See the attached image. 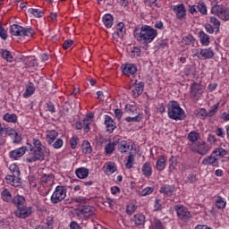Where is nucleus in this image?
Returning <instances> with one entry per match:
<instances>
[{
    "instance_id": "f257e3e1",
    "label": "nucleus",
    "mask_w": 229,
    "mask_h": 229,
    "mask_svg": "<svg viewBox=\"0 0 229 229\" xmlns=\"http://www.w3.org/2000/svg\"><path fill=\"white\" fill-rule=\"evenodd\" d=\"M29 148V155L25 158L26 162L29 164H33V162H38L46 160V157L51 155V150L42 144V141L37 138L32 139V144L27 143Z\"/></svg>"
},
{
    "instance_id": "f03ea898",
    "label": "nucleus",
    "mask_w": 229,
    "mask_h": 229,
    "mask_svg": "<svg viewBox=\"0 0 229 229\" xmlns=\"http://www.w3.org/2000/svg\"><path fill=\"white\" fill-rule=\"evenodd\" d=\"M133 34L136 40L145 46L151 44L158 36L157 30L149 25H142L140 30L135 29Z\"/></svg>"
},
{
    "instance_id": "7ed1b4c3",
    "label": "nucleus",
    "mask_w": 229,
    "mask_h": 229,
    "mask_svg": "<svg viewBox=\"0 0 229 229\" xmlns=\"http://www.w3.org/2000/svg\"><path fill=\"white\" fill-rule=\"evenodd\" d=\"M168 117L174 121H182L185 117V111L180 107V104L172 101L168 104Z\"/></svg>"
},
{
    "instance_id": "20e7f679",
    "label": "nucleus",
    "mask_w": 229,
    "mask_h": 229,
    "mask_svg": "<svg viewBox=\"0 0 229 229\" xmlns=\"http://www.w3.org/2000/svg\"><path fill=\"white\" fill-rule=\"evenodd\" d=\"M67 198V187L64 185H58L55 187L50 201L52 205H58L61 201H64Z\"/></svg>"
},
{
    "instance_id": "39448f33",
    "label": "nucleus",
    "mask_w": 229,
    "mask_h": 229,
    "mask_svg": "<svg viewBox=\"0 0 229 229\" xmlns=\"http://www.w3.org/2000/svg\"><path fill=\"white\" fill-rule=\"evenodd\" d=\"M10 33L14 37H33V29L13 24L10 27Z\"/></svg>"
},
{
    "instance_id": "423d86ee",
    "label": "nucleus",
    "mask_w": 229,
    "mask_h": 229,
    "mask_svg": "<svg viewBox=\"0 0 229 229\" xmlns=\"http://www.w3.org/2000/svg\"><path fill=\"white\" fill-rule=\"evenodd\" d=\"M174 210L177 214L178 219H180V221H182V223H189L191 221L192 214L191 213V211H189V208H187L185 206L176 205L174 207Z\"/></svg>"
},
{
    "instance_id": "0eeeda50",
    "label": "nucleus",
    "mask_w": 229,
    "mask_h": 229,
    "mask_svg": "<svg viewBox=\"0 0 229 229\" xmlns=\"http://www.w3.org/2000/svg\"><path fill=\"white\" fill-rule=\"evenodd\" d=\"M211 13L219 17L222 21H229V10L223 5L216 4L212 6Z\"/></svg>"
},
{
    "instance_id": "6e6552de",
    "label": "nucleus",
    "mask_w": 229,
    "mask_h": 229,
    "mask_svg": "<svg viewBox=\"0 0 229 229\" xmlns=\"http://www.w3.org/2000/svg\"><path fill=\"white\" fill-rule=\"evenodd\" d=\"M94 214V208L90 206H82L76 210L78 219H84L85 221H87L89 217H93Z\"/></svg>"
},
{
    "instance_id": "1a4fd4ad",
    "label": "nucleus",
    "mask_w": 229,
    "mask_h": 229,
    "mask_svg": "<svg viewBox=\"0 0 229 229\" xmlns=\"http://www.w3.org/2000/svg\"><path fill=\"white\" fill-rule=\"evenodd\" d=\"M33 214V207L27 206L24 204L23 206H21L20 208H17L14 211V216L16 217H19L20 219H26V217H30Z\"/></svg>"
},
{
    "instance_id": "9d476101",
    "label": "nucleus",
    "mask_w": 229,
    "mask_h": 229,
    "mask_svg": "<svg viewBox=\"0 0 229 229\" xmlns=\"http://www.w3.org/2000/svg\"><path fill=\"white\" fill-rule=\"evenodd\" d=\"M195 56L199 60H211V58H214V50L212 48H199Z\"/></svg>"
},
{
    "instance_id": "9b49d317",
    "label": "nucleus",
    "mask_w": 229,
    "mask_h": 229,
    "mask_svg": "<svg viewBox=\"0 0 229 229\" xmlns=\"http://www.w3.org/2000/svg\"><path fill=\"white\" fill-rule=\"evenodd\" d=\"M203 94V85L198 82H193L191 86V96L192 99L198 101Z\"/></svg>"
},
{
    "instance_id": "f8f14e48",
    "label": "nucleus",
    "mask_w": 229,
    "mask_h": 229,
    "mask_svg": "<svg viewBox=\"0 0 229 229\" xmlns=\"http://www.w3.org/2000/svg\"><path fill=\"white\" fill-rule=\"evenodd\" d=\"M26 151H28V147H20L9 152V157L13 160H19L21 157L26 155Z\"/></svg>"
},
{
    "instance_id": "ddd939ff",
    "label": "nucleus",
    "mask_w": 229,
    "mask_h": 229,
    "mask_svg": "<svg viewBox=\"0 0 229 229\" xmlns=\"http://www.w3.org/2000/svg\"><path fill=\"white\" fill-rule=\"evenodd\" d=\"M176 186H174V184H165L159 190L160 194H164V196L168 198L174 196Z\"/></svg>"
},
{
    "instance_id": "4468645a",
    "label": "nucleus",
    "mask_w": 229,
    "mask_h": 229,
    "mask_svg": "<svg viewBox=\"0 0 229 229\" xmlns=\"http://www.w3.org/2000/svg\"><path fill=\"white\" fill-rule=\"evenodd\" d=\"M104 124L106 128V131L108 133H114V130L117 128V123H115V121H114L113 118L108 114H106L104 116Z\"/></svg>"
},
{
    "instance_id": "2eb2a0df",
    "label": "nucleus",
    "mask_w": 229,
    "mask_h": 229,
    "mask_svg": "<svg viewBox=\"0 0 229 229\" xmlns=\"http://www.w3.org/2000/svg\"><path fill=\"white\" fill-rule=\"evenodd\" d=\"M203 165H212V167H219V158L212 152L209 157H206L202 160Z\"/></svg>"
},
{
    "instance_id": "dca6fc26",
    "label": "nucleus",
    "mask_w": 229,
    "mask_h": 229,
    "mask_svg": "<svg viewBox=\"0 0 229 229\" xmlns=\"http://www.w3.org/2000/svg\"><path fill=\"white\" fill-rule=\"evenodd\" d=\"M129 110L130 112H136V115L135 116H127L125 118V121L127 123H140V121H142V114H140V113L137 112V106H129Z\"/></svg>"
},
{
    "instance_id": "f3484780",
    "label": "nucleus",
    "mask_w": 229,
    "mask_h": 229,
    "mask_svg": "<svg viewBox=\"0 0 229 229\" xmlns=\"http://www.w3.org/2000/svg\"><path fill=\"white\" fill-rule=\"evenodd\" d=\"M196 151L199 155L203 157L210 151V147H208V144L205 141H198L196 143Z\"/></svg>"
},
{
    "instance_id": "a211bd4d",
    "label": "nucleus",
    "mask_w": 229,
    "mask_h": 229,
    "mask_svg": "<svg viewBox=\"0 0 229 229\" xmlns=\"http://www.w3.org/2000/svg\"><path fill=\"white\" fill-rule=\"evenodd\" d=\"M173 10L176 13L177 19H179L180 21L185 19V15L187 13V11L185 10V5H183L182 4L174 5Z\"/></svg>"
},
{
    "instance_id": "6ab92c4d",
    "label": "nucleus",
    "mask_w": 229,
    "mask_h": 229,
    "mask_svg": "<svg viewBox=\"0 0 229 229\" xmlns=\"http://www.w3.org/2000/svg\"><path fill=\"white\" fill-rule=\"evenodd\" d=\"M126 35V27L124 26V23L119 22L116 25V32L113 33L114 38H123V37Z\"/></svg>"
},
{
    "instance_id": "aec40b11",
    "label": "nucleus",
    "mask_w": 229,
    "mask_h": 229,
    "mask_svg": "<svg viewBox=\"0 0 229 229\" xmlns=\"http://www.w3.org/2000/svg\"><path fill=\"white\" fill-rule=\"evenodd\" d=\"M94 114H89L87 115L81 123L82 128L86 133H89L90 131V124L94 123Z\"/></svg>"
},
{
    "instance_id": "412c9836",
    "label": "nucleus",
    "mask_w": 229,
    "mask_h": 229,
    "mask_svg": "<svg viewBox=\"0 0 229 229\" xmlns=\"http://www.w3.org/2000/svg\"><path fill=\"white\" fill-rule=\"evenodd\" d=\"M6 183L12 185L13 187H20L21 185V178L19 176H15L13 174H9L5 176Z\"/></svg>"
},
{
    "instance_id": "4be33fe9",
    "label": "nucleus",
    "mask_w": 229,
    "mask_h": 229,
    "mask_svg": "<svg viewBox=\"0 0 229 229\" xmlns=\"http://www.w3.org/2000/svg\"><path fill=\"white\" fill-rule=\"evenodd\" d=\"M58 131H56L55 130L47 131L46 139L48 146H51V144H53V142H55V140L58 139Z\"/></svg>"
},
{
    "instance_id": "5701e85b",
    "label": "nucleus",
    "mask_w": 229,
    "mask_h": 229,
    "mask_svg": "<svg viewBox=\"0 0 229 229\" xmlns=\"http://www.w3.org/2000/svg\"><path fill=\"white\" fill-rule=\"evenodd\" d=\"M123 72L125 76H133L137 73V66L133 64H125L123 68Z\"/></svg>"
},
{
    "instance_id": "b1692460",
    "label": "nucleus",
    "mask_w": 229,
    "mask_h": 229,
    "mask_svg": "<svg viewBox=\"0 0 229 229\" xmlns=\"http://www.w3.org/2000/svg\"><path fill=\"white\" fill-rule=\"evenodd\" d=\"M132 98H139L144 92V82L140 81L134 85L131 89Z\"/></svg>"
},
{
    "instance_id": "393cba45",
    "label": "nucleus",
    "mask_w": 229,
    "mask_h": 229,
    "mask_svg": "<svg viewBox=\"0 0 229 229\" xmlns=\"http://www.w3.org/2000/svg\"><path fill=\"white\" fill-rule=\"evenodd\" d=\"M16 208H19L24 205H26V198L22 195H16L13 198L12 202Z\"/></svg>"
},
{
    "instance_id": "a878e982",
    "label": "nucleus",
    "mask_w": 229,
    "mask_h": 229,
    "mask_svg": "<svg viewBox=\"0 0 229 229\" xmlns=\"http://www.w3.org/2000/svg\"><path fill=\"white\" fill-rule=\"evenodd\" d=\"M42 185H51L55 182V175L53 174H43L40 177Z\"/></svg>"
},
{
    "instance_id": "bb28decb",
    "label": "nucleus",
    "mask_w": 229,
    "mask_h": 229,
    "mask_svg": "<svg viewBox=\"0 0 229 229\" xmlns=\"http://www.w3.org/2000/svg\"><path fill=\"white\" fill-rule=\"evenodd\" d=\"M142 174L145 176V178L151 177V174H153V167H151V163L146 162L141 168Z\"/></svg>"
},
{
    "instance_id": "cd10ccee",
    "label": "nucleus",
    "mask_w": 229,
    "mask_h": 229,
    "mask_svg": "<svg viewBox=\"0 0 229 229\" xmlns=\"http://www.w3.org/2000/svg\"><path fill=\"white\" fill-rule=\"evenodd\" d=\"M131 148V144L128 140L118 141V151L120 153H128Z\"/></svg>"
},
{
    "instance_id": "c85d7f7f",
    "label": "nucleus",
    "mask_w": 229,
    "mask_h": 229,
    "mask_svg": "<svg viewBox=\"0 0 229 229\" xmlns=\"http://www.w3.org/2000/svg\"><path fill=\"white\" fill-rule=\"evenodd\" d=\"M75 174L80 180H85L89 176V168L80 167L75 170Z\"/></svg>"
},
{
    "instance_id": "c756f323",
    "label": "nucleus",
    "mask_w": 229,
    "mask_h": 229,
    "mask_svg": "<svg viewBox=\"0 0 229 229\" xmlns=\"http://www.w3.org/2000/svg\"><path fill=\"white\" fill-rule=\"evenodd\" d=\"M132 220H133L134 224L136 225V226H142V225H144V223H146V216H144V214L138 213L133 216Z\"/></svg>"
},
{
    "instance_id": "7c9ffc66",
    "label": "nucleus",
    "mask_w": 229,
    "mask_h": 229,
    "mask_svg": "<svg viewBox=\"0 0 229 229\" xmlns=\"http://www.w3.org/2000/svg\"><path fill=\"white\" fill-rule=\"evenodd\" d=\"M119 144V140L109 141L105 147L106 155H112L115 151V146Z\"/></svg>"
},
{
    "instance_id": "2f4dec72",
    "label": "nucleus",
    "mask_w": 229,
    "mask_h": 229,
    "mask_svg": "<svg viewBox=\"0 0 229 229\" xmlns=\"http://www.w3.org/2000/svg\"><path fill=\"white\" fill-rule=\"evenodd\" d=\"M182 42L184 44V46H191V47H194V44H196V38H194V36L192 35H187L182 38Z\"/></svg>"
},
{
    "instance_id": "473e14b6",
    "label": "nucleus",
    "mask_w": 229,
    "mask_h": 229,
    "mask_svg": "<svg viewBox=\"0 0 229 229\" xmlns=\"http://www.w3.org/2000/svg\"><path fill=\"white\" fill-rule=\"evenodd\" d=\"M102 21L106 28H112L114 26V16L112 14H105Z\"/></svg>"
},
{
    "instance_id": "72a5a7b5",
    "label": "nucleus",
    "mask_w": 229,
    "mask_h": 229,
    "mask_svg": "<svg viewBox=\"0 0 229 229\" xmlns=\"http://www.w3.org/2000/svg\"><path fill=\"white\" fill-rule=\"evenodd\" d=\"M1 198L3 199V201H4L5 203H12L13 198H12V192H10V191H8V189H4L2 192H1Z\"/></svg>"
},
{
    "instance_id": "f704fd0d",
    "label": "nucleus",
    "mask_w": 229,
    "mask_h": 229,
    "mask_svg": "<svg viewBox=\"0 0 229 229\" xmlns=\"http://www.w3.org/2000/svg\"><path fill=\"white\" fill-rule=\"evenodd\" d=\"M215 207L216 208H218V210L226 208V199H225L223 197H217L215 201Z\"/></svg>"
},
{
    "instance_id": "c9c22d12",
    "label": "nucleus",
    "mask_w": 229,
    "mask_h": 229,
    "mask_svg": "<svg viewBox=\"0 0 229 229\" xmlns=\"http://www.w3.org/2000/svg\"><path fill=\"white\" fill-rule=\"evenodd\" d=\"M199 36L200 38V44L202 46H208V44H210V37H208V35L205 33V31L200 30L199 32Z\"/></svg>"
},
{
    "instance_id": "e433bc0d",
    "label": "nucleus",
    "mask_w": 229,
    "mask_h": 229,
    "mask_svg": "<svg viewBox=\"0 0 229 229\" xmlns=\"http://www.w3.org/2000/svg\"><path fill=\"white\" fill-rule=\"evenodd\" d=\"M3 119L6 121V123H15L19 120V117L15 114L7 113L4 114Z\"/></svg>"
},
{
    "instance_id": "4c0bfd02",
    "label": "nucleus",
    "mask_w": 229,
    "mask_h": 229,
    "mask_svg": "<svg viewBox=\"0 0 229 229\" xmlns=\"http://www.w3.org/2000/svg\"><path fill=\"white\" fill-rule=\"evenodd\" d=\"M117 171V166H115V164L114 163H109L104 166V172L106 174H114Z\"/></svg>"
},
{
    "instance_id": "58836bf2",
    "label": "nucleus",
    "mask_w": 229,
    "mask_h": 229,
    "mask_svg": "<svg viewBox=\"0 0 229 229\" xmlns=\"http://www.w3.org/2000/svg\"><path fill=\"white\" fill-rule=\"evenodd\" d=\"M0 55L2 58H4V60H6V62H13V56L12 55V52H10L9 50L2 49Z\"/></svg>"
},
{
    "instance_id": "ea45409f",
    "label": "nucleus",
    "mask_w": 229,
    "mask_h": 229,
    "mask_svg": "<svg viewBox=\"0 0 229 229\" xmlns=\"http://www.w3.org/2000/svg\"><path fill=\"white\" fill-rule=\"evenodd\" d=\"M212 153L216 158H223L228 155V151L223 148H216Z\"/></svg>"
},
{
    "instance_id": "a19ab883",
    "label": "nucleus",
    "mask_w": 229,
    "mask_h": 229,
    "mask_svg": "<svg viewBox=\"0 0 229 229\" xmlns=\"http://www.w3.org/2000/svg\"><path fill=\"white\" fill-rule=\"evenodd\" d=\"M197 12H199V13H201V15H207L208 11H207V4H205V2H203V1L198 2Z\"/></svg>"
},
{
    "instance_id": "79ce46f5",
    "label": "nucleus",
    "mask_w": 229,
    "mask_h": 229,
    "mask_svg": "<svg viewBox=\"0 0 229 229\" xmlns=\"http://www.w3.org/2000/svg\"><path fill=\"white\" fill-rule=\"evenodd\" d=\"M82 152L85 153V155H90V153H92V147L90 146V142H89V140H83Z\"/></svg>"
},
{
    "instance_id": "37998d69",
    "label": "nucleus",
    "mask_w": 229,
    "mask_h": 229,
    "mask_svg": "<svg viewBox=\"0 0 229 229\" xmlns=\"http://www.w3.org/2000/svg\"><path fill=\"white\" fill-rule=\"evenodd\" d=\"M29 13H30V15H33L35 17H37L38 19H40V17H44V11L40 10V9H33V8H30L28 9Z\"/></svg>"
},
{
    "instance_id": "c03bdc74",
    "label": "nucleus",
    "mask_w": 229,
    "mask_h": 229,
    "mask_svg": "<svg viewBox=\"0 0 229 229\" xmlns=\"http://www.w3.org/2000/svg\"><path fill=\"white\" fill-rule=\"evenodd\" d=\"M187 139L190 142L194 144L199 139V133L196 132L195 131H191L188 133Z\"/></svg>"
},
{
    "instance_id": "a18cd8bd",
    "label": "nucleus",
    "mask_w": 229,
    "mask_h": 229,
    "mask_svg": "<svg viewBox=\"0 0 229 229\" xmlns=\"http://www.w3.org/2000/svg\"><path fill=\"white\" fill-rule=\"evenodd\" d=\"M35 94V87H33V83H30L27 88L26 91L23 94L24 98H30Z\"/></svg>"
},
{
    "instance_id": "49530a36",
    "label": "nucleus",
    "mask_w": 229,
    "mask_h": 229,
    "mask_svg": "<svg viewBox=\"0 0 229 229\" xmlns=\"http://www.w3.org/2000/svg\"><path fill=\"white\" fill-rule=\"evenodd\" d=\"M135 157L133 156V154L130 153L125 163L126 169H131V167H133Z\"/></svg>"
},
{
    "instance_id": "de8ad7c7",
    "label": "nucleus",
    "mask_w": 229,
    "mask_h": 229,
    "mask_svg": "<svg viewBox=\"0 0 229 229\" xmlns=\"http://www.w3.org/2000/svg\"><path fill=\"white\" fill-rule=\"evenodd\" d=\"M165 162L166 161L165 157H161L157 161L156 168L157 171H164V169H165Z\"/></svg>"
},
{
    "instance_id": "09e8293b",
    "label": "nucleus",
    "mask_w": 229,
    "mask_h": 229,
    "mask_svg": "<svg viewBox=\"0 0 229 229\" xmlns=\"http://www.w3.org/2000/svg\"><path fill=\"white\" fill-rule=\"evenodd\" d=\"M23 62L28 67H35L37 65V59L32 56L25 57Z\"/></svg>"
},
{
    "instance_id": "8fccbe9b",
    "label": "nucleus",
    "mask_w": 229,
    "mask_h": 229,
    "mask_svg": "<svg viewBox=\"0 0 229 229\" xmlns=\"http://www.w3.org/2000/svg\"><path fill=\"white\" fill-rule=\"evenodd\" d=\"M210 23L214 26V30H216V32L217 33V31H219V28L221 26V21H219L217 18L211 16Z\"/></svg>"
},
{
    "instance_id": "3c124183",
    "label": "nucleus",
    "mask_w": 229,
    "mask_h": 229,
    "mask_svg": "<svg viewBox=\"0 0 229 229\" xmlns=\"http://www.w3.org/2000/svg\"><path fill=\"white\" fill-rule=\"evenodd\" d=\"M217 110H219V103H216L210 107V109L208 111V117H214V115L217 114Z\"/></svg>"
},
{
    "instance_id": "603ef678",
    "label": "nucleus",
    "mask_w": 229,
    "mask_h": 229,
    "mask_svg": "<svg viewBox=\"0 0 229 229\" xmlns=\"http://www.w3.org/2000/svg\"><path fill=\"white\" fill-rule=\"evenodd\" d=\"M178 165V159L174 156H172L169 159V171H174Z\"/></svg>"
},
{
    "instance_id": "864d4df0",
    "label": "nucleus",
    "mask_w": 229,
    "mask_h": 229,
    "mask_svg": "<svg viewBox=\"0 0 229 229\" xmlns=\"http://www.w3.org/2000/svg\"><path fill=\"white\" fill-rule=\"evenodd\" d=\"M11 173L14 176H21V170L17 165H11L9 167Z\"/></svg>"
},
{
    "instance_id": "5fc2aeb1",
    "label": "nucleus",
    "mask_w": 229,
    "mask_h": 229,
    "mask_svg": "<svg viewBox=\"0 0 229 229\" xmlns=\"http://www.w3.org/2000/svg\"><path fill=\"white\" fill-rule=\"evenodd\" d=\"M137 210V205L135 204H128L126 207V214H128V216H131V214H134V212Z\"/></svg>"
},
{
    "instance_id": "6e6d98bb",
    "label": "nucleus",
    "mask_w": 229,
    "mask_h": 229,
    "mask_svg": "<svg viewBox=\"0 0 229 229\" xmlns=\"http://www.w3.org/2000/svg\"><path fill=\"white\" fill-rule=\"evenodd\" d=\"M131 58H138V56H140V48L138 47H134L131 50Z\"/></svg>"
},
{
    "instance_id": "4d7b16f0",
    "label": "nucleus",
    "mask_w": 229,
    "mask_h": 229,
    "mask_svg": "<svg viewBox=\"0 0 229 229\" xmlns=\"http://www.w3.org/2000/svg\"><path fill=\"white\" fill-rule=\"evenodd\" d=\"M51 146L52 148H54V149H60V148L64 146V140L57 139L55 141L53 142V144H51Z\"/></svg>"
},
{
    "instance_id": "13d9d810",
    "label": "nucleus",
    "mask_w": 229,
    "mask_h": 229,
    "mask_svg": "<svg viewBox=\"0 0 229 229\" xmlns=\"http://www.w3.org/2000/svg\"><path fill=\"white\" fill-rule=\"evenodd\" d=\"M0 37L3 38V40H6L8 38V34L6 32V30H4V27H3V24L0 21Z\"/></svg>"
},
{
    "instance_id": "bf43d9fd",
    "label": "nucleus",
    "mask_w": 229,
    "mask_h": 229,
    "mask_svg": "<svg viewBox=\"0 0 229 229\" xmlns=\"http://www.w3.org/2000/svg\"><path fill=\"white\" fill-rule=\"evenodd\" d=\"M78 140H80L78 137L76 136L72 137V139L70 140V146L72 149H76V147L78 146Z\"/></svg>"
},
{
    "instance_id": "052dcab7",
    "label": "nucleus",
    "mask_w": 229,
    "mask_h": 229,
    "mask_svg": "<svg viewBox=\"0 0 229 229\" xmlns=\"http://www.w3.org/2000/svg\"><path fill=\"white\" fill-rule=\"evenodd\" d=\"M154 210L155 212H158L162 210V200L160 199H157L154 202Z\"/></svg>"
},
{
    "instance_id": "680f3d73",
    "label": "nucleus",
    "mask_w": 229,
    "mask_h": 229,
    "mask_svg": "<svg viewBox=\"0 0 229 229\" xmlns=\"http://www.w3.org/2000/svg\"><path fill=\"white\" fill-rule=\"evenodd\" d=\"M104 205H108V207H110V208H114V205H115V200L114 199L107 197L104 200Z\"/></svg>"
},
{
    "instance_id": "e2e57ef3",
    "label": "nucleus",
    "mask_w": 229,
    "mask_h": 229,
    "mask_svg": "<svg viewBox=\"0 0 229 229\" xmlns=\"http://www.w3.org/2000/svg\"><path fill=\"white\" fill-rule=\"evenodd\" d=\"M46 106L47 112H50V114H55V112H56V108H55V104H53V102H47Z\"/></svg>"
},
{
    "instance_id": "0e129e2a",
    "label": "nucleus",
    "mask_w": 229,
    "mask_h": 229,
    "mask_svg": "<svg viewBox=\"0 0 229 229\" xmlns=\"http://www.w3.org/2000/svg\"><path fill=\"white\" fill-rule=\"evenodd\" d=\"M151 229H164V225H162V222H160V220H155L152 223Z\"/></svg>"
},
{
    "instance_id": "69168bd1",
    "label": "nucleus",
    "mask_w": 229,
    "mask_h": 229,
    "mask_svg": "<svg viewBox=\"0 0 229 229\" xmlns=\"http://www.w3.org/2000/svg\"><path fill=\"white\" fill-rule=\"evenodd\" d=\"M153 191H155L154 188L147 187L141 191V196H149V194H152Z\"/></svg>"
},
{
    "instance_id": "338daca9",
    "label": "nucleus",
    "mask_w": 229,
    "mask_h": 229,
    "mask_svg": "<svg viewBox=\"0 0 229 229\" xmlns=\"http://www.w3.org/2000/svg\"><path fill=\"white\" fill-rule=\"evenodd\" d=\"M74 44V41L72 39H67L63 44V48L69 49L72 45Z\"/></svg>"
},
{
    "instance_id": "774afa93",
    "label": "nucleus",
    "mask_w": 229,
    "mask_h": 229,
    "mask_svg": "<svg viewBox=\"0 0 229 229\" xmlns=\"http://www.w3.org/2000/svg\"><path fill=\"white\" fill-rule=\"evenodd\" d=\"M75 203H89V199L85 198V197H76L74 199Z\"/></svg>"
}]
</instances>
